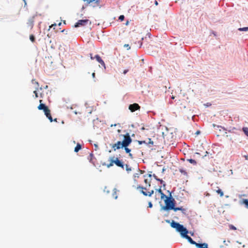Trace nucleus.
<instances>
[{"mask_svg": "<svg viewBox=\"0 0 248 248\" xmlns=\"http://www.w3.org/2000/svg\"><path fill=\"white\" fill-rule=\"evenodd\" d=\"M134 178H139V173H135L133 175Z\"/></svg>", "mask_w": 248, "mask_h": 248, "instance_id": "obj_51", "label": "nucleus"}, {"mask_svg": "<svg viewBox=\"0 0 248 248\" xmlns=\"http://www.w3.org/2000/svg\"><path fill=\"white\" fill-rule=\"evenodd\" d=\"M137 189H141V190H147V188L145 187H144L142 186H140V185H139L138 186H137Z\"/></svg>", "mask_w": 248, "mask_h": 248, "instance_id": "obj_36", "label": "nucleus"}, {"mask_svg": "<svg viewBox=\"0 0 248 248\" xmlns=\"http://www.w3.org/2000/svg\"><path fill=\"white\" fill-rule=\"evenodd\" d=\"M217 192L218 194H219L220 195V197H222L224 195V193H223V191L220 188H218L217 190Z\"/></svg>", "mask_w": 248, "mask_h": 248, "instance_id": "obj_30", "label": "nucleus"}, {"mask_svg": "<svg viewBox=\"0 0 248 248\" xmlns=\"http://www.w3.org/2000/svg\"><path fill=\"white\" fill-rule=\"evenodd\" d=\"M197 116L196 115H194L192 116V120L193 121V122H196L198 121V119L197 118Z\"/></svg>", "mask_w": 248, "mask_h": 248, "instance_id": "obj_38", "label": "nucleus"}, {"mask_svg": "<svg viewBox=\"0 0 248 248\" xmlns=\"http://www.w3.org/2000/svg\"><path fill=\"white\" fill-rule=\"evenodd\" d=\"M132 141V139L131 137L125 138L124 137V140H123V145L124 147L127 146L128 147L129 145L131 143Z\"/></svg>", "mask_w": 248, "mask_h": 248, "instance_id": "obj_7", "label": "nucleus"}, {"mask_svg": "<svg viewBox=\"0 0 248 248\" xmlns=\"http://www.w3.org/2000/svg\"><path fill=\"white\" fill-rule=\"evenodd\" d=\"M182 238L186 239L187 241L191 244L193 245L195 241H194L190 236H189L188 234H186Z\"/></svg>", "mask_w": 248, "mask_h": 248, "instance_id": "obj_12", "label": "nucleus"}, {"mask_svg": "<svg viewBox=\"0 0 248 248\" xmlns=\"http://www.w3.org/2000/svg\"><path fill=\"white\" fill-rule=\"evenodd\" d=\"M111 147L113 150L115 151L116 150L123 149L124 146L123 141H118L116 143L111 145Z\"/></svg>", "mask_w": 248, "mask_h": 248, "instance_id": "obj_4", "label": "nucleus"}, {"mask_svg": "<svg viewBox=\"0 0 248 248\" xmlns=\"http://www.w3.org/2000/svg\"><path fill=\"white\" fill-rule=\"evenodd\" d=\"M213 127L215 129H217V128L220 127L221 128H222L224 130H225L226 131L227 130V129L225 128L224 127H222L221 126H220V125H217L215 124H213Z\"/></svg>", "mask_w": 248, "mask_h": 248, "instance_id": "obj_23", "label": "nucleus"}, {"mask_svg": "<svg viewBox=\"0 0 248 248\" xmlns=\"http://www.w3.org/2000/svg\"><path fill=\"white\" fill-rule=\"evenodd\" d=\"M116 188L113 189V192L112 193V196L115 199H117L118 198V196L116 195Z\"/></svg>", "mask_w": 248, "mask_h": 248, "instance_id": "obj_31", "label": "nucleus"}, {"mask_svg": "<svg viewBox=\"0 0 248 248\" xmlns=\"http://www.w3.org/2000/svg\"><path fill=\"white\" fill-rule=\"evenodd\" d=\"M33 93L35 94V97H38V93L37 92V91H34L33 92Z\"/></svg>", "mask_w": 248, "mask_h": 248, "instance_id": "obj_52", "label": "nucleus"}, {"mask_svg": "<svg viewBox=\"0 0 248 248\" xmlns=\"http://www.w3.org/2000/svg\"><path fill=\"white\" fill-rule=\"evenodd\" d=\"M161 185H162V186H163V189L164 190H165V187L166 186V184L165 183V181H164L163 180H162V183H160Z\"/></svg>", "mask_w": 248, "mask_h": 248, "instance_id": "obj_42", "label": "nucleus"}, {"mask_svg": "<svg viewBox=\"0 0 248 248\" xmlns=\"http://www.w3.org/2000/svg\"><path fill=\"white\" fill-rule=\"evenodd\" d=\"M95 0H86V1L88 2V4H90L91 3L94 1Z\"/></svg>", "mask_w": 248, "mask_h": 248, "instance_id": "obj_50", "label": "nucleus"}, {"mask_svg": "<svg viewBox=\"0 0 248 248\" xmlns=\"http://www.w3.org/2000/svg\"><path fill=\"white\" fill-rule=\"evenodd\" d=\"M234 129H235V127L232 128L231 130H228V131H229V132H233V130Z\"/></svg>", "mask_w": 248, "mask_h": 248, "instance_id": "obj_61", "label": "nucleus"}, {"mask_svg": "<svg viewBox=\"0 0 248 248\" xmlns=\"http://www.w3.org/2000/svg\"><path fill=\"white\" fill-rule=\"evenodd\" d=\"M125 18V16L124 15H120L119 17H118V20L120 21H123L124 20Z\"/></svg>", "mask_w": 248, "mask_h": 248, "instance_id": "obj_35", "label": "nucleus"}, {"mask_svg": "<svg viewBox=\"0 0 248 248\" xmlns=\"http://www.w3.org/2000/svg\"><path fill=\"white\" fill-rule=\"evenodd\" d=\"M129 21H128V20H127V21H126V23H125V25L126 26H127V25H129Z\"/></svg>", "mask_w": 248, "mask_h": 248, "instance_id": "obj_64", "label": "nucleus"}, {"mask_svg": "<svg viewBox=\"0 0 248 248\" xmlns=\"http://www.w3.org/2000/svg\"><path fill=\"white\" fill-rule=\"evenodd\" d=\"M229 228H230V230H236V228L234 226L232 225V224L229 225Z\"/></svg>", "mask_w": 248, "mask_h": 248, "instance_id": "obj_40", "label": "nucleus"}, {"mask_svg": "<svg viewBox=\"0 0 248 248\" xmlns=\"http://www.w3.org/2000/svg\"><path fill=\"white\" fill-rule=\"evenodd\" d=\"M242 131L244 132V133L248 137V127H244L242 128Z\"/></svg>", "mask_w": 248, "mask_h": 248, "instance_id": "obj_26", "label": "nucleus"}, {"mask_svg": "<svg viewBox=\"0 0 248 248\" xmlns=\"http://www.w3.org/2000/svg\"><path fill=\"white\" fill-rule=\"evenodd\" d=\"M165 170H166V169L164 167V168L162 169V170L161 172H162V173H164V172L165 171Z\"/></svg>", "mask_w": 248, "mask_h": 248, "instance_id": "obj_62", "label": "nucleus"}, {"mask_svg": "<svg viewBox=\"0 0 248 248\" xmlns=\"http://www.w3.org/2000/svg\"><path fill=\"white\" fill-rule=\"evenodd\" d=\"M161 187L160 186L159 188H156L155 190L156 192H158L161 195V199L164 200L165 198L166 197L167 195H166L162 191V190L161 189Z\"/></svg>", "mask_w": 248, "mask_h": 248, "instance_id": "obj_10", "label": "nucleus"}, {"mask_svg": "<svg viewBox=\"0 0 248 248\" xmlns=\"http://www.w3.org/2000/svg\"><path fill=\"white\" fill-rule=\"evenodd\" d=\"M42 100H40V104L38 106V109L39 110H43L45 112V111H46L48 108L46 105L45 104L41 103Z\"/></svg>", "mask_w": 248, "mask_h": 248, "instance_id": "obj_8", "label": "nucleus"}, {"mask_svg": "<svg viewBox=\"0 0 248 248\" xmlns=\"http://www.w3.org/2000/svg\"><path fill=\"white\" fill-rule=\"evenodd\" d=\"M172 210H173L174 212H177V211H181L182 213L183 214H184V215L186 214V210L182 206L175 207V208Z\"/></svg>", "mask_w": 248, "mask_h": 248, "instance_id": "obj_13", "label": "nucleus"}, {"mask_svg": "<svg viewBox=\"0 0 248 248\" xmlns=\"http://www.w3.org/2000/svg\"><path fill=\"white\" fill-rule=\"evenodd\" d=\"M124 47H126L127 50L130 49V46H129V45L128 44H125L124 45Z\"/></svg>", "mask_w": 248, "mask_h": 248, "instance_id": "obj_48", "label": "nucleus"}, {"mask_svg": "<svg viewBox=\"0 0 248 248\" xmlns=\"http://www.w3.org/2000/svg\"><path fill=\"white\" fill-rule=\"evenodd\" d=\"M180 223L176 222L174 220H172L171 222L170 223V226L172 228L175 229V230L177 229L178 226L179 225Z\"/></svg>", "mask_w": 248, "mask_h": 248, "instance_id": "obj_15", "label": "nucleus"}, {"mask_svg": "<svg viewBox=\"0 0 248 248\" xmlns=\"http://www.w3.org/2000/svg\"><path fill=\"white\" fill-rule=\"evenodd\" d=\"M179 171L182 173V174H183L184 175H187V172H186V171L184 170V169L183 168H181L179 169Z\"/></svg>", "mask_w": 248, "mask_h": 248, "instance_id": "obj_29", "label": "nucleus"}, {"mask_svg": "<svg viewBox=\"0 0 248 248\" xmlns=\"http://www.w3.org/2000/svg\"><path fill=\"white\" fill-rule=\"evenodd\" d=\"M128 155H129V156L130 158H131V159L133 158V155L132 154H131V153L128 154Z\"/></svg>", "mask_w": 248, "mask_h": 248, "instance_id": "obj_59", "label": "nucleus"}, {"mask_svg": "<svg viewBox=\"0 0 248 248\" xmlns=\"http://www.w3.org/2000/svg\"><path fill=\"white\" fill-rule=\"evenodd\" d=\"M113 162H114V164H115L117 167H120L123 169H124L125 165L122 159H119L118 157H115Z\"/></svg>", "mask_w": 248, "mask_h": 248, "instance_id": "obj_5", "label": "nucleus"}, {"mask_svg": "<svg viewBox=\"0 0 248 248\" xmlns=\"http://www.w3.org/2000/svg\"><path fill=\"white\" fill-rule=\"evenodd\" d=\"M201 134V131L200 130H197L196 133H195V135H198L199 134Z\"/></svg>", "mask_w": 248, "mask_h": 248, "instance_id": "obj_56", "label": "nucleus"}, {"mask_svg": "<svg viewBox=\"0 0 248 248\" xmlns=\"http://www.w3.org/2000/svg\"><path fill=\"white\" fill-rule=\"evenodd\" d=\"M123 148H124L126 153H127V154L130 153L131 150L130 148H128V147H127V146L124 147Z\"/></svg>", "mask_w": 248, "mask_h": 248, "instance_id": "obj_32", "label": "nucleus"}, {"mask_svg": "<svg viewBox=\"0 0 248 248\" xmlns=\"http://www.w3.org/2000/svg\"><path fill=\"white\" fill-rule=\"evenodd\" d=\"M165 205L160 204V210H163L168 212L170 210H172L176 205V201L173 198L172 196L170 195V196H166L164 199Z\"/></svg>", "mask_w": 248, "mask_h": 248, "instance_id": "obj_1", "label": "nucleus"}, {"mask_svg": "<svg viewBox=\"0 0 248 248\" xmlns=\"http://www.w3.org/2000/svg\"><path fill=\"white\" fill-rule=\"evenodd\" d=\"M89 55L91 60H94V58H93L94 56H93V54L92 53H90Z\"/></svg>", "mask_w": 248, "mask_h": 248, "instance_id": "obj_53", "label": "nucleus"}, {"mask_svg": "<svg viewBox=\"0 0 248 248\" xmlns=\"http://www.w3.org/2000/svg\"><path fill=\"white\" fill-rule=\"evenodd\" d=\"M94 146L95 147L94 150H96L98 147V145L97 144H94Z\"/></svg>", "mask_w": 248, "mask_h": 248, "instance_id": "obj_58", "label": "nucleus"}, {"mask_svg": "<svg viewBox=\"0 0 248 248\" xmlns=\"http://www.w3.org/2000/svg\"><path fill=\"white\" fill-rule=\"evenodd\" d=\"M123 136H124V137H125V138L130 137V136L128 133H126L125 135H123Z\"/></svg>", "mask_w": 248, "mask_h": 248, "instance_id": "obj_49", "label": "nucleus"}, {"mask_svg": "<svg viewBox=\"0 0 248 248\" xmlns=\"http://www.w3.org/2000/svg\"><path fill=\"white\" fill-rule=\"evenodd\" d=\"M140 108V106L137 103H134L132 104L129 105L128 107L129 109L132 112L135 111L139 109Z\"/></svg>", "mask_w": 248, "mask_h": 248, "instance_id": "obj_6", "label": "nucleus"}, {"mask_svg": "<svg viewBox=\"0 0 248 248\" xmlns=\"http://www.w3.org/2000/svg\"><path fill=\"white\" fill-rule=\"evenodd\" d=\"M241 203L244 204L245 206L248 209V199H243L241 201Z\"/></svg>", "mask_w": 248, "mask_h": 248, "instance_id": "obj_21", "label": "nucleus"}, {"mask_svg": "<svg viewBox=\"0 0 248 248\" xmlns=\"http://www.w3.org/2000/svg\"><path fill=\"white\" fill-rule=\"evenodd\" d=\"M92 77H93V78H95V73H94V72H93V73H92Z\"/></svg>", "mask_w": 248, "mask_h": 248, "instance_id": "obj_63", "label": "nucleus"}, {"mask_svg": "<svg viewBox=\"0 0 248 248\" xmlns=\"http://www.w3.org/2000/svg\"><path fill=\"white\" fill-rule=\"evenodd\" d=\"M148 208H152L153 207V204L151 202H148Z\"/></svg>", "mask_w": 248, "mask_h": 248, "instance_id": "obj_46", "label": "nucleus"}, {"mask_svg": "<svg viewBox=\"0 0 248 248\" xmlns=\"http://www.w3.org/2000/svg\"><path fill=\"white\" fill-rule=\"evenodd\" d=\"M93 58H94V59H95L98 62H101L102 60H103L101 57L98 54L95 55Z\"/></svg>", "mask_w": 248, "mask_h": 248, "instance_id": "obj_22", "label": "nucleus"}, {"mask_svg": "<svg viewBox=\"0 0 248 248\" xmlns=\"http://www.w3.org/2000/svg\"><path fill=\"white\" fill-rule=\"evenodd\" d=\"M128 71H129V70H128V69H125V70H124V71H123V74H124V75H125L126 74H127V72H128Z\"/></svg>", "mask_w": 248, "mask_h": 248, "instance_id": "obj_54", "label": "nucleus"}, {"mask_svg": "<svg viewBox=\"0 0 248 248\" xmlns=\"http://www.w3.org/2000/svg\"><path fill=\"white\" fill-rule=\"evenodd\" d=\"M176 231V232L180 233L182 237H183L186 234H188L189 233V231L186 229V228L184 227L183 225L180 224H179L178 226Z\"/></svg>", "mask_w": 248, "mask_h": 248, "instance_id": "obj_2", "label": "nucleus"}, {"mask_svg": "<svg viewBox=\"0 0 248 248\" xmlns=\"http://www.w3.org/2000/svg\"><path fill=\"white\" fill-rule=\"evenodd\" d=\"M151 180H152L151 179H150L149 180H148V179H145L144 181L145 183L148 184L149 186H150Z\"/></svg>", "mask_w": 248, "mask_h": 248, "instance_id": "obj_34", "label": "nucleus"}, {"mask_svg": "<svg viewBox=\"0 0 248 248\" xmlns=\"http://www.w3.org/2000/svg\"><path fill=\"white\" fill-rule=\"evenodd\" d=\"M34 16H32L29 19L28 22L27 24H28L29 26H31V28L33 26V22H34Z\"/></svg>", "mask_w": 248, "mask_h": 248, "instance_id": "obj_16", "label": "nucleus"}, {"mask_svg": "<svg viewBox=\"0 0 248 248\" xmlns=\"http://www.w3.org/2000/svg\"><path fill=\"white\" fill-rule=\"evenodd\" d=\"M88 22H90V24H91V22L89 19H79L75 24L74 27L77 28L85 26Z\"/></svg>", "mask_w": 248, "mask_h": 248, "instance_id": "obj_3", "label": "nucleus"}, {"mask_svg": "<svg viewBox=\"0 0 248 248\" xmlns=\"http://www.w3.org/2000/svg\"><path fill=\"white\" fill-rule=\"evenodd\" d=\"M100 0H95L94 1V4L93 5L92 4H91L90 5L92 6L93 7H95L96 6H98L99 8H101L102 7V5L100 4Z\"/></svg>", "mask_w": 248, "mask_h": 248, "instance_id": "obj_19", "label": "nucleus"}, {"mask_svg": "<svg viewBox=\"0 0 248 248\" xmlns=\"http://www.w3.org/2000/svg\"><path fill=\"white\" fill-rule=\"evenodd\" d=\"M136 141H137L138 142L139 144H140V145H141L142 144H146V142L145 140H136Z\"/></svg>", "mask_w": 248, "mask_h": 248, "instance_id": "obj_39", "label": "nucleus"}, {"mask_svg": "<svg viewBox=\"0 0 248 248\" xmlns=\"http://www.w3.org/2000/svg\"><path fill=\"white\" fill-rule=\"evenodd\" d=\"M99 63L101 64V65L106 69V65L103 60H102V61L99 62Z\"/></svg>", "mask_w": 248, "mask_h": 248, "instance_id": "obj_44", "label": "nucleus"}, {"mask_svg": "<svg viewBox=\"0 0 248 248\" xmlns=\"http://www.w3.org/2000/svg\"><path fill=\"white\" fill-rule=\"evenodd\" d=\"M198 248H208V245L206 243H202V245Z\"/></svg>", "mask_w": 248, "mask_h": 248, "instance_id": "obj_25", "label": "nucleus"}, {"mask_svg": "<svg viewBox=\"0 0 248 248\" xmlns=\"http://www.w3.org/2000/svg\"><path fill=\"white\" fill-rule=\"evenodd\" d=\"M30 40L32 42H34L35 41V37L34 35L33 34H31L30 35Z\"/></svg>", "mask_w": 248, "mask_h": 248, "instance_id": "obj_33", "label": "nucleus"}, {"mask_svg": "<svg viewBox=\"0 0 248 248\" xmlns=\"http://www.w3.org/2000/svg\"><path fill=\"white\" fill-rule=\"evenodd\" d=\"M187 161L189 162L190 163L194 165H197V162L195 160V159H192V158H190V159H187Z\"/></svg>", "mask_w": 248, "mask_h": 248, "instance_id": "obj_24", "label": "nucleus"}, {"mask_svg": "<svg viewBox=\"0 0 248 248\" xmlns=\"http://www.w3.org/2000/svg\"><path fill=\"white\" fill-rule=\"evenodd\" d=\"M147 175L148 177L151 178V177H153L157 181L159 182L160 183H162V179L158 178L155 174H147Z\"/></svg>", "mask_w": 248, "mask_h": 248, "instance_id": "obj_14", "label": "nucleus"}, {"mask_svg": "<svg viewBox=\"0 0 248 248\" xmlns=\"http://www.w3.org/2000/svg\"><path fill=\"white\" fill-rule=\"evenodd\" d=\"M174 190H172L170 191V190H167V192L168 193V195L167 196H170V195H172V194L174 192Z\"/></svg>", "mask_w": 248, "mask_h": 248, "instance_id": "obj_45", "label": "nucleus"}, {"mask_svg": "<svg viewBox=\"0 0 248 248\" xmlns=\"http://www.w3.org/2000/svg\"><path fill=\"white\" fill-rule=\"evenodd\" d=\"M148 140H149V141H148V142H146V144L148 145H153L154 144V141L153 140H152L151 138H148Z\"/></svg>", "mask_w": 248, "mask_h": 248, "instance_id": "obj_37", "label": "nucleus"}, {"mask_svg": "<svg viewBox=\"0 0 248 248\" xmlns=\"http://www.w3.org/2000/svg\"><path fill=\"white\" fill-rule=\"evenodd\" d=\"M138 43L140 44V47H141L142 45V42L141 41H140L138 42Z\"/></svg>", "mask_w": 248, "mask_h": 248, "instance_id": "obj_57", "label": "nucleus"}, {"mask_svg": "<svg viewBox=\"0 0 248 248\" xmlns=\"http://www.w3.org/2000/svg\"><path fill=\"white\" fill-rule=\"evenodd\" d=\"M238 30L241 31H248V27L240 28L238 29Z\"/></svg>", "mask_w": 248, "mask_h": 248, "instance_id": "obj_28", "label": "nucleus"}, {"mask_svg": "<svg viewBox=\"0 0 248 248\" xmlns=\"http://www.w3.org/2000/svg\"><path fill=\"white\" fill-rule=\"evenodd\" d=\"M90 4H88V2H87L86 3H85L82 7L81 11L84 10Z\"/></svg>", "mask_w": 248, "mask_h": 248, "instance_id": "obj_41", "label": "nucleus"}, {"mask_svg": "<svg viewBox=\"0 0 248 248\" xmlns=\"http://www.w3.org/2000/svg\"><path fill=\"white\" fill-rule=\"evenodd\" d=\"M44 113L45 115L48 119L50 122H52L53 121V119L51 116L50 109L48 108L46 111H45Z\"/></svg>", "mask_w": 248, "mask_h": 248, "instance_id": "obj_9", "label": "nucleus"}, {"mask_svg": "<svg viewBox=\"0 0 248 248\" xmlns=\"http://www.w3.org/2000/svg\"><path fill=\"white\" fill-rule=\"evenodd\" d=\"M82 148V146L79 143L77 144L76 146L75 147L74 152L78 153Z\"/></svg>", "mask_w": 248, "mask_h": 248, "instance_id": "obj_20", "label": "nucleus"}, {"mask_svg": "<svg viewBox=\"0 0 248 248\" xmlns=\"http://www.w3.org/2000/svg\"><path fill=\"white\" fill-rule=\"evenodd\" d=\"M93 159H95V158L94 157V156L93 153H91L90 154L89 156L88 157V159L89 160V161L90 163H92L93 164H94V162L93 161Z\"/></svg>", "mask_w": 248, "mask_h": 248, "instance_id": "obj_17", "label": "nucleus"}, {"mask_svg": "<svg viewBox=\"0 0 248 248\" xmlns=\"http://www.w3.org/2000/svg\"><path fill=\"white\" fill-rule=\"evenodd\" d=\"M140 193H142L145 196L151 197L154 193V191L152 190L151 191L146 192L143 190H141Z\"/></svg>", "mask_w": 248, "mask_h": 248, "instance_id": "obj_11", "label": "nucleus"}, {"mask_svg": "<svg viewBox=\"0 0 248 248\" xmlns=\"http://www.w3.org/2000/svg\"><path fill=\"white\" fill-rule=\"evenodd\" d=\"M114 158H115V156L111 157L109 158V161H110V162L109 164H107L108 168H110V167L113 166V164H114V162H113L114 161Z\"/></svg>", "mask_w": 248, "mask_h": 248, "instance_id": "obj_18", "label": "nucleus"}, {"mask_svg": "<svg viewBox=\"0 0 248 248\" xmlns=\"http://www.w3.org/2000/svg\"><path fill=\"white\" fill-rule=\"evenodd\" d=\"M193 245H194L197 247V248H198L202 245V243H199L195 241Z\"/></svg>", "mask_w": 248, "mask_h": 248, "instance_id": "obj_43", "label": "nucleus"}, {"mask_svg": "<svg viewBox=\"0 0 248 248\" xmlns=\"http://www.w3.org/2000/svg\"><path fill=\"white\" fill-rule=\"evenodd\" d=\"M117 125H119V126H120V127H121V125H120V124H112L110 125V126H111V127H112V126H116Z\"/></svg>", "mask_w": 248, "mask_h": 248, "instance_id": "obj_55", "label": "nucleus"}, {"mask_svg": "<svg viewBox=\"0 0 248 248\" xmlns=\"http://www.w3.org/2000/svg\"><path fill=\"white\" fill-rule=\"evenodd\" d=\"M124 166L126 167V170L129 173L132 170V168L128 164H125Z\"/></svg>", "mask_w": 248, "mask_h": 248, "instance_id": "obj_27", "label": "nucleus"}, {"mask_svg": "<svg viewBox=\"0 0 248 248\" xmlns=\"http://www.w3.org/2000/svg\"><path fill=\"white\" fill-rule=\"evenodd\" d=\"M190 233V235H191V236H194V232H191V231L189 232V233Z\"/></svg>", "mask_w": 248, "mask_h": 248, "instance_id": "obj_60", "label": "nucleus"}, {"mask_svg": "<svg viewBox=\"0 0 248 248\" xmlns=\"http://www.w3.org/2000/svg\"><path fill=\"white\" fill-rule=\"evenodd\" d=\"M230 242V241L229 240H228L227 242H226V240L223 241V243L226 246H228V243Z\"/></svg>", "mask_w": 248, "mask_h": 248, "instance_id": "obj_47", "label": "nucleus"}]
</instances>
